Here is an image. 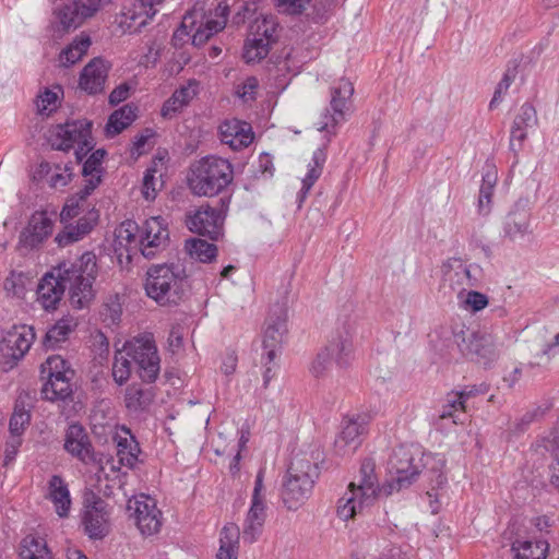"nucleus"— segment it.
I'll list each match as a JSON object with an SVG mask.
<instances>
[{"label":"nucleus","instance_id":"obj_1","mask_svg":"<svg viewBox=\"0 0 559 559\" xmlns=\"http://www.w3.org/2000/svg\"><path fill=\"white\" fill-rule=\"evenodd\" d=\"M96 275L97 263L93 252H84L73 261H62L39 281L37 301L47 311L56 310L68 288L71 306L87 308L95 297L93 283Z\"/></svg>","mask_w":559,"mask_h":559},{"label":"nucleus","instance_id":"obj_2","mask_svg":"<svg viewBox=\"0 0 559 559\" xmlns=\"http://www.w3.org/2000/svg\"><path fill=\"white\" fill-rule=\"evenodd\" d=\"M132 361L138 366L140 378L145 382H154L160 370L157 347L151 335H141L129 342L123 350H118L112 364V377L117 384L126 383L132 370Z\"/></svg>","mask_w":559,"mask_h":559},{"label":"nucleus","instance_id":"obj_3","mask_svg":"<svg viewBox=\"0 0 559 559\" xmlns=\"http://www.w3.org/2000/svg\"><path fill=\"white\" fill-rule=\"evenodd\" d=\"M321 460L319 449L299 451L293 456L282 489V499L288 510H297L310 497Z\"/></svg>","mask_w":559,"mask_h":559},{"label":"nucleus","instance_id":"obj_4","mask_svg":"<svg viewBox=\"0 0 559 559\" xmlns=\"http://www.w3.org/2000/svg\"><path fill=\"white\" fill-rule=\"evenodd\" d=\"M233 179V165L225 158L210 155L191 165L188 187L194 195L214 197L223 192Z\"/></svg>","mask_w":559,"mask_h":559},{"label":"nucleus","instance_id":"obj_5","mask_svg":"<svg viewBox=\"0 0 559 559\" xmlns=\"http://www.w3.org/2000/svg\"><path fill=\"white\" fill-rule=\"evenodd\" d=\"M146 295L160 306L178 305L187 289L186 270L180 264H155L146 272Z\"/></svg>","mask_w":559,"mask_h":559},{"label":"nucleus","instance_id":"obj_6","mask_svg":"<svg viewBox=\"0 0 559 559\" xmlns=\"http://www.w3.org/2000/svg\"><path fill=\"white\" fill-rule=\"evenodd\" d=\"M353 359L354 345L352 326L345 324L342 330L336 331L328 345L317 354L309 370L314 378L320 379L329 374L333 361L340 368H346L350 365Z\"/></svg>","mask_w":559,"mask_h":559},{"label":"nucleus","instance_id":"obj_7","mask_svg":"<svg viewBox=\"0 0 559 559\" xmlns=\"http://www.w3.org/2000/svg\"><path fill=\"white\" fill-rule=\"evenodd\" d=\"M92 123L85 119L57 124L49 131L48 141L52 148L69 151L78 144L75 156L79 162L93 148L91 136Z\"/></svg>","mask_w":559,"mask_h":559},{"label":"nucleus","instance_id":"obj_8","mask_svg":"<svg viewBox=\"0 0 559 559\" xmlns=\"http://www.w3.org/2000/svg\"><path fill=\"white\" fill-rule=\"evenodd\" d=\"M35 336L34 328L25 324L0 329V364L4 371L12 369L25 356Z\"/></svg>","mask_w":559,"mask_h":559},{"label":"nucleus","instance_id":"obj_9","mask_svg":"<svg viewBox=\"0 0 559 559\" xmlns=\"http://www.w3.org/2000/svg\"><path fill=\"white\" fill-rule=\"evenodd\" d=\"M455 343L463 356L485 367H491L500 355L496 338L486 332L461 331L455 334Z\"/></svg>","mask_w":559,"mask_h":559},{"label":"nucleus","instance_id":"obj_10","mask_svg":"<svg viewBox=\"0 0 559 559\" xmlns=\"http://www.w3.org/2000/svg\"><path fill=\"white\" fill-rule=\"evenodd\" d=\"M226 210L223 199L217 202V206L203 204L187 212L186 226L191 233L207 236L211 240H217L223 235Z\"/></svg>","mask_w":559,"mask_h":559},{"label":"nucleus","instance_id":"obj_11","mask_svg":"<svg viewBox=\"0 0 559 559\" xmlns=\"http://www.w3.org/2000/svg\"><path fill=\"white\" fill-rule=\"evenodd\" d=\"M47 374V382L41 388V395L48 401L66 400L72 393L71 379L73 371L61 356H50L41 366Z\"/></svg>","mask_w":559,"mask_h":559},{"label":"nucleus","instance_id":"obj_12","mask_svg":"<svg viewBox=\"0 0 559 559\" xmlns=\"http://www.w3.org/2000/svg\"><path fill=\"white\" fill-rule=\"evenodd\" d=\"M165 0H127L115 23L121 33L140 32L157 13Z\"/></svg>","mask_w":559,"mask_h":559},{"label":"nucleus","instance_id":"obj_13","mask_svg":"<svg viewBox=\"0 0 559 559\" xmlns=\"http://www.w3.org/2000/svg\"><path fill=\"white\" fill-rule=\"evenodd\" d=\"M169 242L168 224L162 216H153L143 222L139 229V251L152 259L164 251Z\"/></svg>","mask_w":559,"mask_h":559},{"label":"nucleus","instance_id":"obj_14","mask_svg":"<svg viewBox=\"0 0 559 559\" xmlns=\"http://www.w3.org/2000/svg\"><path fill=\"white\" fill-rule=\"evenodd\" d=\"M354 94L353 83L347 79H341L331 87L330 110L322 115V121L319 123V131L331 132L341 122L345 120V114L349 108V100Z\"/></svg>","mask_w":559,"mask_h":559},{"label":"nucleus","instance_id":"obj_15","mask_svg":"<svg viewBox=\"0 0 559 559\" xmlns=\"http://www.w3.org/2000/svg\"><path fill=\"white\" fill-rule=\"evenodd\" d=\"M84 531L92 539H102L109 533V513L106 502L91 492L84 498Z\"/></svg>","mask_w":559,"mask_h":559},{"label":"nucleus","instance_id":"obj_16","mask_svg":"<svg viewBox=\"0 0 559 559\" xmlns=\"http://www.w3.org/2000/svg\"><path fill=\"white\" fill-rule=\"evenodd\" d=\"M134 523L143 536H152L160 531L163 516L153 498L142 495L129 501Z\"/></svg>","mask_w":559,"mask_h":559},{"label":"nucleus","instance_id":"obj_17","mask_svg":"<svg viewBox=\"0 0 559 559\" xmlns=\"http://www.w3.org/2000/svg\"><path fill=\"white\" fill-rule=\"evenodd\" d=\"M64 450L84 465H98L102 460L94 451L91 439L80 424H71L64 433Z\"/></svg>","mask_w":559,"mask_h":559},{"label":"nucleus","instance_id":"obj_18","mask_svg":"<svg viewBox=\"0 0 559 559\" xmlns=\"http://www.w3.org/2000/svg\"><path fill=\"white\" fill-rule=\"evenodd\" d=\"M56 212L37 211L28 222V225L21 231L19 245L25 249H34L40 246L51 234Z\"/></svg>","mask_w":559,"mask_h":559},{"label":"nucleus","instance_id":"obj_19","mask_svg":"<svg viewBox=\"0 0 559 559\" xmlns=\"http://www.w3.org/2000/svg\"><path fill=\"white\" fill-rule=\"evenodd\" d=\"M389 465L392 475L390 487L395 490L411 486L419 474L417 467L413 465L412 454L404 449L394 451Z\"/></svg>","mask_w":559,"mask_h":559},{"label":"nucleus","instance_id":"obj_20","mask_svg":"<svg viewBox=\"0 0 559 559\" xmlns=\"http://www.w3.org/2000/svg\"><path fill=\"white\" fill-rule=\"evenodd\" d=\"M287 313L284 308H278L275 314H271L266 320V326L263 335V349L266 356V364L274 361L281 348L284 335L287 332Z\"/></svg>","mask_w":559,"mask_h":559},{"label":"nucleus","instance_id":"obj_21","mask_svg":"<svg viewBox=\"0 0 559 559\" xmlns=\"http://www.w3.org/2000/svg\"><path fill=\"white\" fill-rule=\"evenodd\" d=\"M218 135L223 144L233 151L248 147L254 138L251 126L239 119H226L218 126Z\"/></svg>","mask_w":559,"mask_h":559},{"label":"nucleus","instance_id":"obj_22","mask_svg":"<svg viewBox=\"0 0 559 559\" xmlns=\"http://www.w3.org/2000/svg\"><path fill=\"white\" fill-rule=\"evenodd\" d=\"M443 281L459 295L467 287L477 285L478 280L460 258H450L442 264Z\"/></svg>","mask_w":559,"mask_h":559},{"label":"nucleus","instance_id":"obj_23","mask_svg":"<svg viewBox=\"0 0 559 559\" xmlns=\"http://www.w3.org/2000/svg\"><path fill=\"white\" fill-rule=\"evenodd\" d=\"M374 500V497L368 496L367 498L365 491L356 487V481H352L346 492L337 501V516L343 521L354 519L364 508L371 506Z\"/></svg>","mask_w":559,"mask_h":559},{"label":"nucleus","instance_id":"obj_24","mask_svg":"<svg viewBox=\"0 0 559 559\" xmlns=\"http://www.w3.org/2000/svg\"><path fill=\"white\" fill-rule=\"evenodd\" d=\"M109 67L102 58L92 59L82 70L79 85L84 92L94 95L103 92Z\"/></svg>","mask_w":559,"mask_h":559},{"label":"nucleus","instance_id":"obj_25","mask_svg":"<svg viewBox=\"0 0 559 559\" xmlns=\"http://www.w3.org/2000/svg\"><path fill=\"white\" fill-rule=\"evenodd\" d=\"M117 447V457L119 465L133 468L139 462L141 449L135 437L130 429L122 427L114 437Z\"/></svg>","mask_w":559,"mask_h":559},{"label":"nucleus","instance_id":"obj_26","mask_svg":"<svg viewBox=\"0 0 559 559\" xmlns=\"http://www.w3.org/2000/svg\"><path fill=\"white\" fill-rule=\"evenodd\" d=\"M266 519V506L264 501H251L250 509L243 522L242 539L245 543L253 544L263 532Z\"/></svg>","mask_w":559,"mask_h":559},{"label":"nucleus","instance_id":"obj_27","mask_svg":"<svg viewBox=\"0 0 559 559\" xmlns=\"http://www.w3.org/2000/svg\"><path fill=\"white\" fill-rule=\"evenodd\" d=\"M365 430L366 423L360 417L346 421L340 436L335 440L336 451L343 455L354 452L359 445V437Z\"/></svg>","mask_w":559,"mask_h":559},{"label":"nucleus","instance_id":"obj_28","mask_svg":"<svg viewBox=\"0 0 559 559\" xmlns=\"http://www.w3.org/2000/svg\"><path fill=\"white\" fill-rule=\"evenodd\" d=\"M198 94V82L192 80L186 85L177 88L170 98H168L162 107V116L164 118H173L180 112Z\"/></svg>","mask_w":559,"mask_h":559},{"label":"nucleus","instance_id":"obj_29","mask_svg":"<svg viewBox=\"0 0 559 559\" xmlns=\"http://www.w3.org/2000/svg\"><path fill=\"white\" fill-rule=\"evenodd\" d=\"M48 498L60 518L69 515L71 508L70 491L68 485L59 475H53L48 483Z\"/></svg>","mask_w":559,"mask_h":559},{"label":"nucleus","instance_id":"obj_30","mask_svg":"<svg viewBox=\"0 0 559 559\" xmlns=\"http://www.w3.org/2000/svg\"><path fill=\"white\" fill-rule=\"evenodd\" d=\"M32 396L24 392L19 395L15 402L14 412L10 418L9 429L13 437H20L31 420L29 408Z\"/></svg>","mask_w":559,"mask_h":559},{"label":"nucleus","instance_id":"obj_31","mask_svg":"<svg viewBox=\"0 0 559 559\" xmlns=\"http://www.w3.org/2000/svg\"><path fill=\"white\" fill-rule=\"evenodd\" d=\"M97 217V213L92 211L90 213L88 218L81 217L79 218L76 225H67L64 229L56 236L55 240L61 247L68 246L80 240L81 238H83V236H85L92 230Z\"/></svg>","mask_w":559,"mask_h":559},{"label":"nucleus","instance_id":"obj_32","mask_svg":"<svg viewBox=\"0 0 559 559\" xmlns=\"http://www.w3.org/2000/svg\"><path fill=\"white\" fill-rule=\"evenodd\" d=\"M139 229L140 226L133 221H126L116 229L115 250L122 255V249L128 255L132 251L139 250Z\"/></svg>","mask_w":559,"mask_h":559},{"label":"nucleus","instance_id":"obj_33","mask_svg":"<svg viewBox=\"0 0 559 559\" xmlns=\"http://www.w3.org/2000/svg\"><path fill=\"white\" fill-rule=\"evenodd\" d=\"M240 531L236 524L223 527L219 538V549L216 559H237L239 550Z\"/></svg>","mask_w":559,"mask_h":559},{"label":"nucleus","instance_id":"obj_34","mask_svg":"<svg viewBox=\"0 0 559 559\" xmlns=\"http://www.w3.org/2000/svg\"><path fill=\"white\" fill-rule=\"evenodd\" d=\"M530 227V214L525 210L511 211L504 221V236L511 240L522 239Z\"/></svg>","mask_w":559,"mask_h":559},{"label":"nucleus","instance_id":"obj_35","mask_svg":"<svg viewBox=\"0 0 559 559\" xmlns=\"http://www.w3.org/2000/svg\"><path fill=\"white\" fill-rule=\"evenodd\" d=\"M326 160V153L324 148H318L313 152L312 159L308 165V171L302 179V187L299 192V201L302 202L312 186L322 175L323 166Z\"/></svg>","mask_w":559,"mask_h":559},{"label":"nucleus","instance_id":"obj_36","mask_svg":"<svg viewBox=\"0 0 559 559\" xmlns=\"http://www.w3.org/2000/svg\"><path fill=\"white\" fill-rule=\"evenodd\" d=\"M91 46V38L87 35L75 37L59 55V62L62 67H70L80 61Z\"/></svg>","mask_w":559,"mask_h":559},{"label":"nucleus","instance_id":"obj_37","mask_svg":"<svg viewBox=\"0 0 559 559\" xmlns=\"http://www.w3.org/2000/svg\"><path fill=\"white\" fill-rule=\"evenodd\" d=\"M136 108L126 105L115 110L108 119L106 132L108 136H115L129 127L136 118Z\"/></svg>","mask_w":559,"mask_h":559},{"label":"nucleus","instance_id":"obj_38","mask_svg":"<svg viewBox=\"0 0 559 559\" xmlns=\"http://www.w3.org/2000/svg\"><path fill=\"white\" fill-rule=\"evenodd\" d=\"M516 559H546L548 544L545 540H516L512 544Z\"/></svg>","mask_w":559,"mask_h":559},{"label":"nucleus","instance_id":"obj_39","mask_svg":"<svg viewBox=\"0 0 559 559\" xmlns=\"http://www.w3.org/2000/svg\"><path fill=\"white\" fill-rule=\"evenodd\" d=\"M356 487L365 491L366 497L377 498L379 491L378 478L374 474V462L370 459L361 463L359 471V480Z\"/></svg>","mask_w":559,"mask_h":559},{"label":"nucleus","instance_id":"obj_40","mask_svg":"<svg viewBox=\"0 0 559 559\" xmlns=\"http://www.w3.org/2000/svg\"><path fill=\"white\" fill-rule=\"evenodd\" d=\"M21 559H50L46 543L34 535L25 536L21 542Z\"/></svg>","mask_w":559,"mask_h":559},{"label":"nucleus","instance_id":"obj_41","mask_svg":"<svg viewBox=\"0 0 559 559\" xmlns=\"http://www.w3.org/2000/svg\"><path fill=\"white\" fill-rule=\"evenodd\" d=\"M186 250L192 259L203 263H209L215 259L217 247L203 239H189L186 242Z\"/></svg>","mask_w":559,"mask_h":559},{"label":"nucleus","instance_id":"obj_42","mask_svg":"<svg viewBox=\"0 0 559 559\" xmlns=\"http://www.w3.org/2000/svg\"><path fill=\"white\" fill-rule=\"evenodd\" d=\"M226 25V16L222 15L219 20H207L205 23H201L191 35V41L194 46H202L205 44L214 34L222 31Z\"/></svg>","mask_w":559,"mask_h":559},{"label":"nucleus","instance_id":"obj_43","mask_svg":"<svg viewBox=\"0 0 559 559\" xmlns=\"http://www.w3.org/2000/svg\"><path fill=\"white\" fill-rule=\"evenodd\" d=\"M72 331L71 320L61 319L53 326H51L44 340V345L47 348L55 349L61 342L68 338V335Z\"/></svg>","mask_w":559,"mask_h":559},{"label":"nucleus","instance_id":"obj_44","mask_svg":"<svg viewBox=\"0 0 559 559\" xmlns=\"http://www.w3.org/2000/svg\"><path fill=\"white\" fill-rule=\"evenodd\" d=\"M152 402V393L150 390H143L139 386L131 385L126 391V406L128 409L138 412L144 409Z\"/></svg>","mask_w":559,"mask_h":559},{"label":"nucleus","instance_id":"obj_45","mask_svg":"<svg viewBox=\"0 0 559 559\" xmlns=\"http://www.w3.org/2000/svg\"><path fill=\"white\" fill-rule=\"evenodd\" d=\"M277 28V23L273 16H264L262 19H257L254 24L251 26V33L253 38H263L264 41H267V46L275 40V33Z\"/></svg>","mask_w":559,"mask_h":559},{"label":"nucleus","instance_id":"obj_46","mask_svg":"<svg viewBox=\"0 0 559 559\" xmlns=\"http://www.w3.org/2000/svg\"><path fill=\"white\" fill-rule=\"evenodd\" d=\"M267 53V41L263 38H252L245 45L243 59L247 63H254L265 58Z\"/></svg>","mask_w":559,"mask_h":559},{"label":"nucleus","instance_id":"obj_47","mask_svg":"<svg viewBox=\"0 0 559 559\" xmlns=\"http://www.w3.org/2000/svg\"><path fill=\"white\" fill-rule=\"evenodd\" d=\"M538 118L536 109L528 103L521 106L518 115L515 116L512 126L528 130L537 126Z\"/></svg>","mask_w":559,"mask_h":559},{"label":"nucleus","instance_id":"obj_48","mask_svg":"<svg viewBox=\"0 0 559 559\" xmlns=\"http://www.w3.org/2000/svg\"><path fill=\"white\" fill-rule=\"evenodd\" d=\"M495 182L496 178L490 174H486L483 177V185L480 187L478 198V207L480 213L487 214L490 211V203Z\"/></svg>","mask_w":559,"mask_h":559},{"label":"nucleus","instance_id":"obj_49","mask_svg":"<svg viewBox=\"0 0 559 559\" xmlns=\"http://www.w3.org/2000/svg\"><path fill=\"white\" fill-rule=\"evenodd\" d=\"M122 314V307L117 296L110 297L108 301L103 305L100 316L103 321L108 325L117 324Z\"/></svg>","mask_w":559,"mask_h":559},{"label":"nucleus","instance_id":"obj_50","mask_svg":"<svg viewBox=\"0 0 559 559\" xmlns=\"http://www.w3.org/2000/svg\"><path fill=\"white\" fill-rule=\"evenodd\" d=\"M162 183L156 178V168L150 167L145 170L142 182V195L145 200L152 201L156 198Z\"/></svg>","mask_w":559,"mask_h":559},{"label":"nucleus","instance_id":"obj_51","mask_svg":"<svg viewBox=\"0 0 559 559\" xmlns=\"http://www.w3.org/2000/svg\"><path fill=\"white\" fill-rule=\"evenodd\" d=\"M488 388L485 384L465 386L463 390L455 393V397L453 399L450 406L464 412L465 403L469 397L476 396L478 394H485Z\"/></svg>","mask_w":559,"mask_h":559},{"label":"nucleus","instance_id":"obj_52","mask_svg":"<svg viewBox=\"0 0 559 559\" xmlns=\"http://www.w3.org/2000/svg\"><path fill=\"white\" fill-rule=\"evenodd\" d=\"M87 17L80 13V10L75 8L74 2L72 5H66L59 12V20L64 28H76Z\"/></svg>","mask_w":559,"mask_h":559},{"label":"nucleus","instance_id":"obj_53","mask_svg":"<svg viewBox=\"0 0 559 559\" xmlns=\"http://www.w3.org/2000/svg\"><path fill=\"white\" fill-rule=\"evenodd\" d=\"M59 95L58 92L46 88L38 95L36 106L40 115H49L58 108Z\"/></svg>","mask_w":559,"mask_h":559},{"label":"nucleus","instance_id":"obj_54","mask_svg":"<svg viewBox=\"0 0 559 559\" xmlns=\"http://www.w3.org/2000/svg\"><path fill=\"white\" fill-rule=\"evenodd\" d=\"M515 79V70H507L503 74L501 81L498 83L493 97L489 103V108L493 109L496 108L502 100L503 96L507 94L509 87L513 83Z\"/></svg>","mask_w":559,"mask_h":559},{"label":"nucleus","instance_id":"obj_55","mask_svg":"<svg viewBox=\"0 0 559 559\" xmlns=\"http://www.w3.org/2000/svg\"><path fill=\"white\" fill-rule=\"evenodd\" d=\"M86 207L87 206H85L84 201H82L81 199H79L75 195H72L67 200V202L60 213V218L62 222L72 219V218L76 217L81 212H84L86 210Z\"/></svg>","mask_w":559,"mask_h":559},{"label":"nucleus","instance_id":"obj_56","mask_svg":"<svg viewBox=\"0 0 559 559\" xmlns=\"http://www.w3.org/2000/svg\"><path fill=\"white\" fill-rule=\"evenodd\" d=\"M259 82L254 76H248L243 82L236 86V95L245 103L255 98Z\"/></svg>","mask_w":559,"mask_h":559},{"label":"nucleus","instance_id":"obj_57","mask_svg":"<svg viewBox=\"0 0 559 559\" xmlns=\"http://www.w3.org/2000/svg\"><path fill=\"white\" fill-rule=\"evenodd\" d=\"M195 26V19L193 13H187L180 26L175 31L173 39L177 43H185L187 38H191V33Z\"/></svg>","mask_w":559,"mask_h":559},{"label":"nucleus","instance_id":"obj_58","mask_svg":"<svg viewBox=\"0 0 559 559\" xmlns=\"http://www.w3.org/2000/svg\"><path fill=\"white\" fill-rule=\"evenodd\" d=\"M26 281L27 277L23 273L13 272L5 278L4 289L10 294L20 297L25 293Z\"/></svg>","mask_w":559,"mask_h":559},{"label":"nucleus","instance_id":"obj_59","mask_svg":"<svg viewBox=\"0 0 559 559\" xmlns=\"http://www.w3.org/2000/svg\"><path fill=\"white\" fill-rule=\"evenodd\" d=\"M75 8L80 10L83 16L92 17L102 8L111 2V0H73Z\"/></svg>","mask_w":559,"mask_h":559},{"label":"nucleus","instance_id":"obj_60","mask_svg":"<svg viewBox=\"0 0 559 559\" xmlns=\"http://www.w3.org/2000/svg\"><path fill=\"white\" fill-rule=\"evenodd\" d=\"M187 333V330L183 325L177 323L174 324L169 331V335L167 338L169 349L173 353H177L179 349H181L183 345V337Z\"/></svg>","mask_w":559,"mask_h":559},{"label":"nucleus","instance_id":"obj_61","mask_svg":"<svg viewBox=\"0 0 559 559\" xmlns=\"http://www.w3.org/2000/svg\"><path fill=\"white\" fill-rule=\"evenodd\" d=\"M105 156L104 150H96L92 153V155L85 160L82 167V174L84 177H87L93 174H99V167L102 160Z\"/></svg>","mask_w":559,"mask_h":559},{"label":"nucleus","instance_id":"obj_62","mask_svg":"<svg viewBox=\"0 0 559 559\" xmlns=\"http://www.w3.org/2000/svg\"><path fill=\"white\" fill-rule=\"evenodd\" d=\"M465 305L473 312H478L488 306V298L477 290H469L465 298Z\"/></svg>","mask_w":559,"mask_h":559},{"label":"nucleus","instance_id":"obj_63","mask_svg":"<svg viewBox=\"0 0 559 559\" xmlns=\"http://www.w3.org/2000/svg\"><path fill=\"white\" fill-rule=\"evenodd\" d=\"M510 133V148L516 154L522 148L523 142L527 138V131L512 126Z\"/></svg>","mask_w":559,"mask_h":559},{"label":"nucleus","instance_id":"obj_64","mask_svg":"<svg viewBox=\"0 0 559 559\" xmlns=\"http://www.w3.org/2000/svg\"><path fill=\"white\" fill-rule=\"evenodd\" d=\"M278 7L283 8L286 12L290 14H299L301 13L310 0H277Z\"/></svg>","mask_w":559,"mask_h":559}]
</instances>
